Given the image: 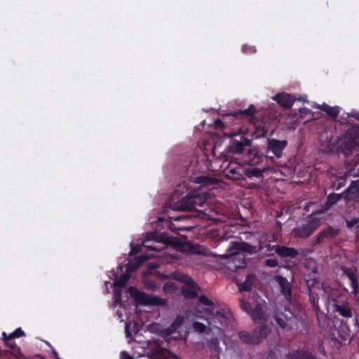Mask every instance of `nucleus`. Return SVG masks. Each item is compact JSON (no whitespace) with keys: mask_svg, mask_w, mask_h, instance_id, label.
<instances>
[{"mask_svg":"<svg viewBox=\"0 0 359 359\" xmlns=\"http://www.w3.org/2000/svg\"><path fill=\"white\" fill-rule=\"evenodd\" d=\"M198 302L202 305L208 306V307L205 309V313L211 315L210 321L209 324L212 325L216 328H220V327H229L232 325L233 316L229 309H220L214 313V302L208 299L205 295H201L198 297Z\"/></svg>","mask_w":359,"mask_h":359,"instance_id":"f257e3e1","label":"nucleus"},{"mask_svg":"<svg viewBox=\"0 0 359 359\" xmlns=\"http://www.w3.org/2000/svg\"><path fill=\"white\" fill-rule=\"evenodd\" d=\"M207 192L202 189L190 191L181 200L174 203L172 208L177 211H189L196 210L197 207H203L207 202Z\"/></svg>","mask_w":359,"mask_h":359,"instance_id":"f03ea898","label":"nucleus"},{"mask_svg":"<svg viewBox=\"0 0 359 359\" xmlns=\"http://www.w3.org/2000/svg\"><path fill=\"white\" fill-rule=\"evenodd\" d=\"M340 147L345 155L350 154L359 147V126L351 125L345 130L340 140Z\"/></svg>","mask_w":359,"mask_h":359,"instance_id":"7ed1b4c3","label":"nucleus"},{"mask_svg":"<svg viewBox=\"0 0 359 359\" xmlns=\"http://www.w3.org/2000/svg\"><path fill=\"white\" fill-rule=\"evenodd\" d=\"M230 141L226 150L233 154H240L243 153L245 148L250 147L252 140L248 138L243 134L233 133L230 135Z\"/></svg>","mask_w":359,"mask_h":359,"instance_id":"20e7f679","label":"nucleus"},{"mask_svg":"<svg viewBox=\"0 0 359 359\" xmlns=\"http://www.w3.org/2000/svg\"><path fill=\"white\" fill-rule=\"evenodd\" d=\"M320 226V219L315 217L309 218L305 224H302L293 229L295 237L309 238Z\"/></svg>","mask_w":359,"mask_h":359,"instance_id":"39448f33","label":"nucleus"},{"mask_svg":"<svg viewBox=\"0 0 359 359\" xmlns=\"http://www.w3.org/2000/svg\"><path fill=\"white\" fill-rule=\"evenodd\" d=\"M229 254L224 255V258H229L226 263V267L232 271H236L238 269H244L247 266L245 256L243 252L230 250L229 249Z\"/></svg>","mask_w":359,"mask_h":359,"instance_id":"423d86ee","label":"nucleus"},{"mask_svg":"<svg viewBox=\"0 0 359 359\" xmlns=\"http://www.w3.org/2000/svg\"><path fill=\"white\" fill-rule=\"evenodd\" d=\"M273 318L278 326L285 331L291 330L293 327L296 318L294 313L290 310L285 309V311H278L273 316Z\"/></svg>","mask_w":359,"mask_h":359,"instance_id":"0eeeda50","label":"nucleus"},{"mask_svg":"<svg viewBox=\"0 0 359 359\" xmlns=\"http://www.w3.org/2000/svg\"><path fill=\"white\" fill-rule=\"evenodd\" d=\"M130 294L136 299L144 302L145 304L151 305H165V299L158 297H149L144 292H140L135 287L130 286L128 288Z\"/></svg>","mask_w":359,"mask_h":359,"instance_id":"6e6552de","label":"nucleus"},{"mask_svg":"<svg viewBox=\"0 0 359 359\" xmlns=\"http://www.w3.org/2000/svg\"><path fill=\"white\" fill-rule=\"evenodd\" d=\"M273 100L278 104L285 109H290L292 107L295 100L305 102L304 98L302 97H295L287 93H279L273 97Z\"/></svg>","mask_w":359,"mask_h":359,"instance_id":"1a4fd4ad","label":"nucleus"},{"mask_svg":"<svg viewBox=\"0 0 359 359\" xmlns=\"http://www.w3.org/2000/svg\"><path fill=\"white\" fill-rule=\"evenodd\" d=\"M225 175L227 178L237 181L243 180L244 166L230 162L224 170Z\"/></svg>","mask_w":359,"mask_h":359,"instance_id":"9d476101","label":"nucleus"},{"mask_svg":"<svg viewBox=\"0 0 359 359\" xmlns=\"http://www.w3.org/2000/svg\"><path fill=\"white\" fill-rule=\"evenodd\" d=\"M287 145V142L286 140H279L276 139L269 140L267 144V155L269 153H272L276 157L280 158L283 154V151Z\"/></svg>","mask_w":359,"mask_h":359,"instance_id":"9b49d317","label":"nucleus"},{"mask_svg":"<svg viewBox=\"0 0 359 359\" xmlns=\"http://www.w3.org/2000/svg\"><path fill=\"white\" fill-rule=\"evenodd\" d=\"M339 233V229L329 226L318 233L317 237L313 241V245H319L323 243L325 239L334 238L338 236Z\"/></svg>","mask_w":359,"mask_h":359,"instance_id":"f8f14e48","label":"nucleus"},{"mask_svg":"<svg viewBox=\"0 0 359 359\" xmlns=\"http://www.w3.org/2000/svg\"><path fill=\"white\" fill-rule=\"evenodd\" d=\"M276 255L283 260L287 259H293L299 255V251L292 247H287L285 245H280L276 244Z\"/></svg>","mask_w":359,"mask_h":359,"instance_id":"ddd939ff","label":"nucleus"},{"mask_svg":"<svg viewBox=\"0 0 359 359\" xmlns=\"http://www.w3.org/2000/svg\"><path fill=\"white\" fill-rule=\"evenodd\" d=\"M198 285L191 278H188L186 286L182 288V294L187 299H195L198 297Z\"/></svg>","mask_w":359,"mask_h":359,"instance_id":"4468645a","label":"nucleus"},{"mask_svg":"<svg viewBox=\"0 0 359 359\" xmlns=\"http://www.w3.org/2000/svg\"><path fill=\"white\" fill-rule=\"evenodd\" d=\"M276 244L271 245L270 243L259 241L257 252L259 253V256L272 257L276 254Z\"/></svg>","mask_w":359,"mask_h":359,"instance_id":"2eb2a0df","label":"nucleus"},{"mask_svg":"<svg viewBox=\"0 0 359 359\" xmlns=\"http://www.w3.org/2000/svg\"><path fill=\"white\" fill-rule=\"evenodd\" d=\"M275 280L279 285L282 294L287 299H290L292 297V290L287 278L282 276L277 275L275 276Z\"/></svg>","mask_w":359,"mask_h":359,"instance_id":"dca6fc26","label":"nucleus"},{"mask_svg":"<svg viewBox=\"0 0 359 359\" xmlns=\"http://www.w3.org/2000/svg\"><path fill=\"white\" fill-rule=\"evenodd\" d=\"M270 332L269 328L266 325H259L255 328L252 331L256 344H258L264 339Z\"/></svg>","mask_w":359,"mask_h":359,"instance_id":"f3484780","label":"nucleus"},{"mask_svg":"<svg viewBox=\"0 0 359 359\" xmlns=\"http://www.w3.org/2000/svg\"><path fill=\"white\" fill-rule=\"evenodd\" d=\"M184 320V318L182 316H177L170 325L163 330V334L165 336H170L175 333L182 325Z\"/></svg>","mask_w":359,"mask_h":359,"instance_id":"a211bd4d","label":"nucleus"},{"mask_svg":"<svg viewBox=\"0 0 359 359\" xmlns=\"http://www.w3.org/2000/svg\"><path fill=\"white\" fill-rule=\"evenodd\" d=\"M334 311L338 313L341 316L348 318L352 317V309L348 302H343L342 304H334Z\"/></svg>","mask_w":359,"mask_h":359,"instance_id":"6ab92c4d","label":"nucleus"},{"mask_svg":"<svg viewBox=\"0 0 359 359\" xmlns=\"http://www.w3.org/2000/svg\"><path fill=\"white\" fill-rule=\"evenodd\" d=\"M250 316L255 322L262 323L264 321L266 320V317L262 304H257L255 307L252 309Z\"/></svg>","mask_w":359,"mask_h":359,"instance_id":"aec40b11","label":"nucleus"},{"mask_svg":"<svg viewBox=\"0 0 359 359\" xmlns=\"http://www.w3.org/2000/svg\"><path fill=\"white\" fill-rule=\"evenodd\" d=\"M287 359H318L311 352L297 350L287 355Z\"/></svg>","mask_w":359,"mask_h":359,"instance_id":"412c9836","label":"nucleus"},{"mask_svg":"<svg viewBox=\"0 0 359 359\" xmlns=\"http://www.w3.org/2000/svg\"><path fill=\"white\" fill-rule=\"evenodd\" d=\"M264 170L255 166H244L243 180L245 177L249 179L261 178L263 177Z\"/></svg>","mask_w":359,"mask_h":359,"instance_id":"4be33fe9","label":"nucleus"},{"mask_svg":"<svg viewBox=\"0 0 359 359\" xmlns=\"http://www.w3.org/2000/svg\"><path fill=\"white\" fill-rule=\"evenodd\" d=\"M359 196V180L353 181L345 191V198L348 200Z\"/></svg>","mask_w":359,"mask_h":359,"instance_id":"5701e85b","label":"nucleus"},{"mask_svg":"<svg viewBox=\"0 0 359 359\" xmlns=\"http://www.w3.org/2000/svg\"><path fill=\"white\" fill-rule=\"evenodd\" d=\"M318 109L325 111L329 116L335 119L339 114V107L337 106L331 107L325 103L317 107Z\"/></svg>","mask_w":359,"mask_h":359,"instance_id":"b1692460","label":"nucleus"},{"mask_svg":"<svg viewBox=\"0 0 359 359\" xmlns=\"http://www.w3.org/2000/svg\"><path fill=\"white\" fill-rule=\"evenodd\" d=\"M256 276L255 274H248L245 277V280L243 283L238 284L239 290L241 292H249L252 290L253 282L255 281Z\"/></svg>","mask_w":359,"mask_h":359,"instance_id":"393cba45","label":"nucleus"},{"mask_svg":"<svg viewBox=\"0 0 359 359\" xmlns=\"http://www.w3.org/2000/svg\"><path fill=\"white\" fill-rule=\"evenodd\" d=\"M253 249H254L253 246H252L246 243H244V242L236 243L229 248L230 250H234V251L241 250V251H242L241 252H243V253L244 252L252 253Z\"/></svg>","mask_w":359,"mask_h":359,"instance_id":"a878e982","label":"nucleus"},{"mask_svg":"<svg viewBox=\"0 0 359 359\" xmlns=\"http://www.w3.org/2000/svg\"><path fill=\"white\" fill-rule=\"evenodd\" d=\"M196 182L200 184L203 187H208L217 184V180L207 175H201L196 177Z\"/></svg>","mask_w":359,"mask_h":359,"instance_id":"bb28decb","label":"nucleus"},{"mask_svg":"<svg viewBox=\"0 0 359 359\" xmlns=\"http://www.w3.org/2000/svg\"><path fill=\"white\" fill-rule=\"evenodd\" d=\"M238 337L241 341L247 344H256L254 339L252 332L249 333L246 331H241L238 332Z\"/></svg>","mask_w":359,"mask_h":359,"instance_id":"cd10ccee","label":"nucleus"},{"mask_svg":"<svg viewBox=\"0 0 359 359\" xmlns=\"http://www.w3.org/2000/svg\"><path fill=\"white\" fill-rule=\"evenodd\" d=\"M257 111L254 104H251L249 107L244 109L240 110L236 112L237 114H240L242 117L252 118L255 114H257Z\"/></svg>","mask_w":359,"mask_h":359,"instance_id":"c85d7f7f","label":"nucleus"},{"mask_svg":"<svg viewBox=\"0 0 359 359\" xmlns=\"http://www.w3.org/2000/svg\"><path fill=\"white\" fill-rule=\"evenodd\" d=\"M209 349L215 353L217 355L220 353L222 348L219 346V341L217 337L211 338L208 342Z\"/></svg>","mask_w":359,"mask_h":359,"instance_id":"c756f323","label":"nucleus"},{"mask_svg":"<svg viewBox=\"0 0 359 359\" xmlns=\"http://www.w3.org/2000/svg\"><path fill=\"white\" fill-rule=\"evenodd\" d=\"M150 359H180L175 355H172L170 358H168L165 355L163 350L156 348L153 350L150 354Z\"/></svg>","mask_w":359,"mask_h":359,"instance_id":"7c9ffc66","label":"nucleus"},{"mask_svg":"<svg viewBox=\"0 0 359 359\" xmlns=\"http://www.w3.org/2000/svg\"><path fill=\"white\" fill-rule=\"evenodd\" d=\"M341 198V194H330L327 197V201L325 203L326 209H328L333 205L336 204Z\"/></svg>","mask_w":359,"mask_h":359,"instance_id":"2f4dec72","label":"nucleus"},{"mask_svg":"<svg viewBox=\"0 0 359 359\" xmlns=\"http://www.w3.org/2000/svg\"><path fill=\"white\" fill-rule=\"evenodd\" d=\"M2 335L5 344L12 349L13 353L15 354L20 353V347L18 346V345L15 344L13 339L11 341H8V337H7L6 332H3Z\"/></svg>","mask_w":359,"mask_h":359,"instance_id":"473e14b6","label":"nucleus"},{"mask_svg":"<svg viewBox=\"0 0 359 359\" xmlns=\"http://www.w3.org/2000/svg\"><path fill=\"white\" fill-rule=\"evenodd\" d=\"M129 280V275L128 274H123L121 276L120 278H117L114 280V286L116 287L123 288L126 287L128 281Z\"/></svg>","mask_w":359,"mask_h":359,"instance_id":"72a5a7b5","label":"nucleus"},{"mask_svg":"<svg viewBox=\"0 0 359 359\" xmlns=\"http://www.w3.org/2000/svg\"><path fill=\"white\" fill-rule=\"evenodd\" d=\"M309 302H311L313 309L318 311L320 310L319 306H318V297L317 294H314L309 290Z\"/></svg>","mask_w":359,"mask_h":359,"instance_id":"f704fd0d","label":"nucleus"},{"mask_svg":"<svg viewBox=\"0 0 359 359\" xmlns=\"http://www.w3.org/2000/svg\"><path fill=\"white\" fill-rule=\"evenodd\" d=\"M24 336H25V332L20 327H18L8 336V341H11L15 338H19Z\"/></svg>","mask_w":359,"mask_h":359,"instance_id":"c9c22d12","label":"nucleus"},{"mask_svg":"<svg viewBox=\"0 0 359 359\" xmlns=\"http://www.w3.org/2000/svg\"><path fill=\"white\" fill-rule=\"evenodd\" d=\"M192 326H193L194 330L196 332L201 333V334L204 333L207 328L205 325H204L202 323L198 322V321L194 322Z\"/></svg>","mask_w":359,"mask_h":359,"instance_id":"e433bc0d","label":"nucleus"},{"mask_svg":"<svg viewBox=\"0 0 359 359\" xmlns=\"http://www.w3.org/2000/svg\"><path fill=\"white\" fill-rule=\"evenodd\" d=\"M341 271L348 278L349 280L353 279V278H355V276H356L355 271L351 268L342 266Z\"/></svg>","mask_w":359,"mask_h":359,"instance_id":"4c0bfd02","label":"nucleus"},{"mask_svg":"<svg viewBox=\"0 0 359 359\" xmlns=\"http://www.w3.org/2000/svg\"><path fill=\"white\" fill-rule=\"evenodd\" d=\"M240 306L242 309V310L246 313H248L249 315L252 311V306L249 302L244 299L240 300Z\"/></svg>","mask_w":359,"mask_h":359,"instance_id":"58836bf2","label":"nucleus"},{"mask_svg":"<svg viewBox=\"0 0 359 359\" xmlns=\"http://www.w3.org/2000/svg\"><path fill=\"white\" fill-rule=\"evenodd\" d=\"M248 158L249 160L251 161L252 164H256L257 163V161H255L257 156H258V151L256 149H250L248 150Z\"/></svg>","mask_w":359,"mask_h":359,"instance_id":"ea45409f","label":"nucleus"},{"mask_svg":"<svg viewBox=\"0 0 359 359\" xmlns=\"http://www.w3.org/2000/svg\"><path fill=\"white\" fill-rule=\"evenodd\" d=\"M352 293L356 294L358 292V276H355L353 279H350Z\"/></svg>","mask_w":359,"mask_h":359,"instance_id":"a19ab883","label":"nucleus"},{"mask_svg":"<svg viewBox=\"0 0 359 359\" xmlns=\"http://www.w3.org/2000/svg\"><path fill=\"white\" fill-rule=\"evenodd\" d=\"M264 264L265 266L274 268L278 266V261L276 259H266Z\"/></svg>","mask_w":359,"mask_h":359,"instance_id":"79ce46f5","label":"nucleus"},{"mask_svg":"<svg viewBox=\"0 0 359 359\" xmlns=\"http://www.w3.org/2000/svg\"><path fill=\"white\" fill-rule=\"evenodd\" d=\"M242 51L245 54H252L256 52V48L255 46L245 44L242 46Z\"/></svg>","mask_w":359,"mask_h":359,"instance_id":"37998d69","label":"nucleus"},{"mask_svg":"<svg viewBox=\"0 0 359 359\" xmlns=\"http://www.w3.org/2000/svg\"><path fill=\"white\" fill-rule=\"evenodd\" d=\"M359 223V218L358 217H353L351 219H346V226L348 229H351L355 225L358 224Z\"/></svg>","mask_w":359,"mask_h":359,"instance_id":"c03bdc74","label":"nucleus"},{"mask_svg":"<svg viewBox=\"0 0 359 359\" xmlns=\"http://www.w3.org/2000/svg\"><path fill=\"white\" fill-rule=\"evenodd\" d=\"M141 251V246L139 244H133L131 243L130 247V255H137Z\"/></svg>","mask_w":359,"mask_h":359,"instance_id":"a18cd8bd","label":"nucleus"},{"mask_svg":"<svg viewBox=\"0 0 359 359\" xmlns=\"http://www.w3.org/2000/svg\"><path fill=\"white\" fill-rule=\"evenodd\" d=\"M120 358L121 359H133V356L130 355L127 351H121L120 353Z\"/></svg>","mask_w":359,"mask_h":359,"instance_id":"49530a36","label":"nucleus"},{"mask_svg":"<svg viewBox=\"0 0 359 359\" xmlns=\"http://www.w3.org/2000/svg\"><path fill=\"white\" fill-rule=\"evenodd\" d=\"M125 332L126 337L129 338L132 336L131 332L130 330V325L126 323L125 326Z\"/></svg>","mask_w":359,"mask_h":359,"instance_id":"de8ad7c7","label":"nucleus"},{"mask_svg":"<svg viewBox=\"0 0 359 359\" xmlns=\"http://www.w3.org/2000/svg\"><path fill=\"white\" fill-rule=\"evenodd\" d=\"M215 126L217 128H223L224 127V123L219 119H217L215 121Z\"/></svg>","mask_w":359,"mask_h":359,"instance_id":"09e8293b","label":"nucleus"},{"mask_svg":"<svg viewBox=\"0 0 359 359\" xmlns=\"http://www.w3.org/2000/svg\"><path fill=\"white\" fill-rule=\"evenodd\" d=\"M348 116L354 118L355 120L359 121V113L356 111H353L351 114H348Z\"/></svg>","mask_w":359,"mask_h":359,"instance_id":"8fccbe9b","label":"nucleus"},{"mask_svg":"<svg viewBox=\"0 0 359 359\" xmlns=\"http://www.w3.org/2000/svg\"><path fill=\"white\" fill-rule=\"evenodd\" d=\"M299 111L301 114H307L310 113V110L306 107L299 108Z\"/></svg>","mask_w":359,"mask_h":359,"instance_id":"3c124183","label":"nucleus"},{"mask_svg":"<svg viewBox=\"0 0 359 359\" xmlns=\"http://www.w3.org/2000/svg\"><path fill=\"white\" fill-rule=\"evenodd\" d=\"M147 286L151 289H154L156 287V283L154 281H149L147 283Z\"/></svg>","mask_w":359,"mask_h":359,"instance_id":"603ef678","label":"nucleus"},{"mask_svg":"<svg viewBox=\"0 0 359 359\" xmlns=\"http://www.w3.org/2000/svg\"><path fill=\"white\" fill-rule=\"evenodd\" d=\"M173 283H172V285ZM171 286V284L166 283L163 286V290L167 291L168 290V287Z\"/></svg>","mask_w":359,"mask_h":359,"instance_id":"864d4df0","label":"nucleus"},{"mask_svg":"<svg viewBox=\"0 0 359 359\" xmlns=\"http://www.w3.org/2000/svg\"><path fill=\"white\" fill-rule=\"evenodd\" d=\"M147 241H144V245L145 247L149 248H151V249H154V248H153V247H151V246H150V245H147Z\"/></svg>","mask_w":359,"mask_h":359,"instance_id":"5fc2aeb1","label":"nucleus"},{"mask_svg":"<svg viewBox=\"0 0 359 359\" xmlns=\"http://www.w3.org/2000/svg\"><path fill=\"white\" fill-rule=\"evenodd\" d=\"M182 218H183V217H182V216H179V217H175L174 219H175V221H177V220H180V219H182Z\"/></svg>","mask_w":359,"mask_h":359,"instance_id":"6e6d98bb","label":"nucleus"},{"mask_svg":"<svg viewBox=\"0 0 359 359\" xmlns=\"http://www.w3.org/2000/svg\"><path fill=\"white\" fill-rule=\"evenodd\" d=\"M341 184L339 183V184H338L337 187V190H338V189H340V187H341Z\"/></svg>","mask_w":359,"mask_h":359,"instance_id":"4d7b16f0","label":"nucleus"},{"mask_svg":"<svg viewBox=\"0 0 359 359\" xmlns=\"http://www.w3.org/2000/svg\"><path fill=\"white\" fill-rule=\"evenodd\" d=\"M271 355V354L270 353L269 355H268V358L267 359H269L270 356Z\"/></svg>","mask_w":359,"mask_h":359,"instance_id":"13d9d810","label":"nucleus"}]
</instances>
